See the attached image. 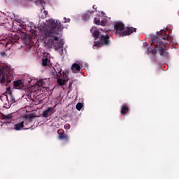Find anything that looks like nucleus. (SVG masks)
Wrapping results in <instances>:
<instances>
[{
	"instance_id": "1",
	"label": "nucleus",
	"mask_w": 179,
	"mask_h": 179,
	"mask_svg": "<svg viewBox=\"0 0 179 179\" xmlns=\"http://www.w3.org/2000/svg\"><path fill=\"white\" fill-rule=\"evenodd\" d=\"M64 29L61 22L49 20L48 26L43 28L44 43L47 48H54L55 51L64 47V41L59 40V32Z\"/></svg>"
},
{
	"instance_id": "2",
	"label": "nucleus",
	"mask_w": 179,
	"mask_h": 179,
	"mask_svg": "<svg viewBox=\"0 0 179 179\" xmlns=\"http://www.w3.org/2000/svg\"><path fill=\"white\" fill-rule=\"evenodd\" d=\"M157 35H151L150 38L152 41L151 45L155 48H151L148 49V52L152 54L154 57L157 52L164 58H169V52L167 48H166V43L162 40H166L167 41H171V36L166 34L165 30H161L157 32Z\"/></svg>"
},
{
	"instance_id": "3",
	"label": "nucleus",
	"mask_w": 179,
	"mask_h": 179,
	"mask_svg": "<svg viewBox=\"0 0 179 179\" xmlns=\"http://www.w3.org/2000/svg\"><path fill=\"white\" fill-rule=\"evenodd\" d=\"M91 33L92 34V36L95 40L99 38L98 41L94 42L93 48H94V47L100 48V47H103L104 45L108 46L110 44H111V41H110V36H108V34L105 35L101 34L99 29L96 30L93 28L91 29Z\"/></svg>"
},
{
	"instance_id": "4",
	"label": "nucleus",
	"mask_w": 179,
	"mask_h": 179,
	"mask_svg": "<svg viewBox=\"0 0 179 179\" xmlns=\"http://www.w3.org/2000/svg\"><path fill=\"white\" fill-rule=\"evenodd\" d=\"M115 34L118 37H124L125 36H129L132 33H136V29L134 27H125V25L122 22H117L115 24Z\"/></svg>"
},
{
	"instance_id": "5",
	"label": "nucleus",
	"mask_w": 179,
	"mask_h": 179,
	"mask_svg": "<svg viewBox=\"0 0 179 179\" xmlns=\"http://www.w3.org/2000/svg\"><path fill=\"white\" fill-rule=\"evenodd\" d=\"M13 75L10 73L9 67H3L0 69V83L2 86H8L12 82Z\"/></svg>"
},
{
	"instance_id": "6",
	"label": "nucleus",
	"mask_w": 179,
	"mask_h": 179,
	"mask_svg": "<svg viewBox=\"0 0 179 179\" xmlns=\"http://www.w3.org/2000/svg\"><path fill=\"white\" fill-rule=\"evenodd\" d=\"M54 113H55V111H54V107H48L47 109L43 112L42 117L43 118H48V117H51Z\"/></svg>"
},
{
	"instance_id": "7",
	"label": "nucleus",
	"mask_w": 179,
	"mask_h": 179,
	"mask_svg": "<svg viewBox=\"0 0 179 179\" xmlns=\"http://www.w3.org/2000/svg\"><path fill=\"white\" fill-rule=\"evenodd\" d=\"M58 133V138L60 139V141H64L66 143H69V136H68L64 131H57Z\"/></svg>"
},
{
	"instance_id": "8",
	"label": "nucleus",
	"mask_w": 179,
	"mask_h": 179,
	"mask_svg": "<svg viewBox=\"0 0 179 179\" xmlns=\"http://www.w3.org/2000/svg\"><path fill=\"white\" fill-rule=\"evenodd\" d=\"M8 129L9 130L15 129V131H22V129H24V122L22 121L20 123H17L14 124V127L13 128L8 127Z\"/></svg>"
},
{
	"instance_id": "9",
	"label": "nucleus",
	"mask_w": 179,
	"mask_h": 179,
	"mask_svg": "<svg viewBox=\"0 0 179 179\" xmlns=\"http://www.w3.org/2000/svg\"><path fill=\"white\" fill-rule=\"evenodd\" d=\"M1 120H6L7 122L3 123L4 125H6L7 127H9L10 125V122H12V115H3Z\"/></svg>"
},
{
	"instance_id": "10",
	"label": "nucleus",
	"mask_w": 179,
	"mask_h": 179,
	"mask_svg": "<svg viewBox=\"0 0 179 179\" xmlns=\"http://www.w3.org/2000/svg\"><path fill=\"white\" fill-rule=\"evenodd\" d=\"M80 65L78 64V63L72 64L71 71L73 73H79V72H80Z\"/></svg>"
},
{
	"instance_id": "11",
	"label": "nucleus",
	"mask_w": 179,
	"mask_h": 179,
	"mask_svg": "<svg viewBox=\"0 0 179 179\" xmlns=\"http://www.w3.org/2000/svg\"><path fill=\"white\" fill-rule=\"evenodd\" d=\"M94 13V10H92V11L88 10V11H87L82 16L83 20H85V22L89 20V19H90V16H92V15H93Z\"/></svg>"
},
{
	"instance_id": "12",
	"label": "nucleus",
	"mask_w": 179,
	"mask_h": 179,
	"mask_svg": "<svg viewBox=\"0 0 179 179\" xmlns=\"http://www.w3.org/2000/svg\"><path fill=\"white\" fill-rule=\"evenodd\" d=\"M23 86L24 84L23 82H22V80H18L13 82V87H15V89H22Z\"/></svg>"
},
{
	"instance_id": "13",
	"label": "nucleus",
	"mask_w": 179,
	"mask_h": 179,
	"mask_svg": "<svg viewBox=\"0 0 179 179\" xmlns=\"http://www.w3.org/2000/svg\"><path fill=\"white\" fill-rule=\"evenodd\" d=\"M129 113V108L127 105H123L120 110L121 115L125 116Z\"/></svg>"
},
{
	"instance_id": "14",
	"label": "nucleus",
	"mask_w": 179,
	"mask_h": 179,
	"mask_svg": "<svg viewBox=\"0 0 179 179\" xmlns=\"http://www.w3.org/2000/svg\"><path fill=\"white\" fill-rule=\"evenodd\" d=\"M94 23L95 24H98V26H100V25L101 26H106V23H107V22H106L104 21H100V18L95 17L94 20Z\"/></svg>"
},
{
	"instance_id": "15",
	"label": "nucleus",
	"mask_w": 179,
	"mask_h": 179,
	"mask_svg": "<svg viewBox=\"0 0 179 179\" xmlns=\"http://www.w3.org/2000/svg\"><path fill=\"white\" fill-rule=\"evenodd\" d=\"M57 83L59 86H64L65 83H66V80H62V78L57 79Z\"/></svg>"
},
{
	"instance_id": "16",
	"label": "nucleus",
	"mask_w": 179,
	"mask_h": 179,
	"mask_svg": "<svg viewBox=\"0 0 179 179\" xmlns=\"http://www.w3.org/2000/svg\"><path fill=\"white\" fill-rule=\"evenodd\" d=\"M48 61H50V59H48V57H45L42 59V66H47V65H48Z\"/></svg>"
},
{
	"instance_id": "17",
	"label": "nucleus",
	"mask_w": 179,
	"mask_h": 179,
	"mask_svg": "<svg viewBox=\"0 0 179 179\" xmlns=\"http://www.w3.org/2000/svg\"><path fill=\"white\" fill-rule=\"evenodd\" d=\"M41 19H45L47 16H48V11L44 10L43 11L41 10Z\"/></svg>"
},
{
	"instance_id": "18",
	"label": "nucleus",
	"mask_w": 179,
	"mask_h": 179,
	"mask_svg": "<svg viewBox=\"0 0 179 179\" xmlns=\"http://www.w3.org/2000/svg\"><path fill=\"white\" fill-rule=\"evenodd\" d=\"M62 69H59V70L57 69V71H56L55 69V71H52V74L54 75V76H58V73H59V75H62Z\"/></svg>"
},
{
	"instance_id": "19",
	"label": "nucleus",
	"mask_w": 179,
	"mask_h": 179,
	"mask_svg": "<svg viewBox=\"0 0 179 179\" xmlns=\"http://www.w3.org/2000/svg\"><path fill=\"white\" fill-rule=\"evenodd\" d=\"M76 109L78 110V111H80L82 110V108H83V103L79 102L76 104Z\"/></svg>"
},
{
	"instance_id": "20",
	"label": "nucleus",
	"mask_w": 179,
	"mask_h": 179,
	"mask_svg": "<svg viewBox=\"0 0 179 179\" xmlns=\"http://www.w3.org/2000/svg\"><path fill=\"white\" fill-rule=\"evenodd\" d=\"M38 86H43V85H45V83H44L43 80H39V81L38 82Z\"/></svg>"
},
{
	"instance_id": "21",
	"label": "nucleus",
	"mask_w": 179,
	"mask_h": 179,
	"mask_svg": "<svg viewBox=\"0 0 179 179\" xmlns=\"http://www.w3.org/2000/svg\"><path fill=\"white\" fill-rule=\"evenodd\" d=\"M27 118H29V120H33L34 118V115L30 114L27 116Z\"/></svg>"
},
{
	"instance_id": "22",
	"label": "nucleus",
	"mask_w": 179,
	"mask_h": 179,
	"mask_svg": "<svg viewBox=\"0 0 179 179\" xmlns=\"http://www.w3.org/2000/svg\"><path fill=\"white\" fill-rule=\"evenodd\" d=\"M64 23H69V22H71V19L69 18H64Z\"/></svg>"
},
{
	"instance_id": "23",
	"label": "nucleus",
	"mask_w": 179,
	"mask_h": 179,
	"mask_svg": "<svg viewBox=\"0 0 179 179\" xmlns=\"http://www.w3.org/2000/svg\"><path fill=\"white\" fill-rule=\"evenodd\" d=\"M62 74H63V76L64 78H68V73L65 72V71H63L62 72Z\"/></svg>"
},
{
	"instance_id": "24",
	"label": "nucleus",
	"mask_w": 179,
	"mask_h": 179,
	"mask_svg": "<svg viewBox=\"0 0 179 179\" xmlns=\"http://www.w3.org/2000/svg\"><path fill=\"white\" fill-rule=\"evenodd\" d=\"M73 84V82H72V81H70V82H69V89H71Z\"/></svg>"
},
{
	"instance_id": "25",
	"label": "nucleus",
	"mask_w": 179,
	"mask_h": 179,
	"mask_svg": "<svg viewBox=\"0 0 179 179\" xmlns=\"http://www.w3.org/2000/svg\"><path fill=\"white\" fill-rule=\"evenodd\" d=\"M92 8L94 10H96V12H97V7H96V5H94Z\"/></svg>"
},
{
	"instance_id": "26",
	"label": "nucleus",
	"mask_w": 179,
	"mask_h": 179,
	"mask_svg": "<svg viewBox=\"0 0 179 179\" xmlns=\"http://www.w3.org/2000/svg\"><path fill=\"white\" fill-rule=\"evenodd\" d=\"M103 31H104V33H108V31H110V30L104 29Z\"/></svg>"
},
{
	"instance_id": "27",
	"label": "nucleus",
	"mask_w": 179,
	"mask_h": 179,
	"mask_svg": "<svg viewBox=\"0 0 179 179\" xmlns=\"http://www.w3.org/2000/svg\"><path fill=\"white\" fill-rule=\"evenodd\" d=\"M0 124H2V122H1V121H0Z\"/></svg>"
},
{
	"instance_id": "28",
	"label": "nucleus",
	"mask_w": 179,
	"mask_h": 179,
	"mask_svg": "<svg viewBox=\"0 0 179 179\" xmlns=\"http://www.w3.org/2000/svg\"><path fill=\"white\" fill-rule=\"evenodd\" d=\"M1 127H2V124H1Z\"/></svg>"
}]
</instances>
